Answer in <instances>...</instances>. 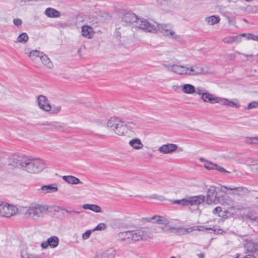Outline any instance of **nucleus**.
<instances>
[{
    "label": "nucleus",
    "mask_w": 258,
    "mask_h": 258,
    "mask_svg": "<svg viewBox=\"0 0 258 258\" xmlns=\"http://www.w3.org/2000/svg\"><path fill=\"white\" fill-rule=\"evenodd\" d=\"M26 159V157H23L18 155H13L10 158V164L23 170Z\"/></svg>",
    "instance_id": "obj_10"
},
{
    "label": "nucleus",
    "mask_w": 258,
    "mask_h": 258,
    "mask_svg": "<svg viewBox=\"0 0 258 258\" xmlns=\"http://www.w3.org/2000/svg\"><path fill=\"white\" fill-rule=\"evenodd\" d=\"M172 203L174 204H178L182 206H185V198L180 200H174L172 201Z\"/></svg>",
    "instance_id": "obj_46"
},
{
    "label": "nucleus",
    "mask_w": 258,
    "mask_h": 258,
    "mask_svg": "<svg viewBox=\"0 0 258 258\" xmlns=\"http://www.w3.org/2000/svg\"><path fill=\"white\" fill-rule=\"evenodd\" d=\"M193 66L197 76L204 74L206 72L205 69L200 64H194Z\"/></svg>",
    "instance_id": "obj_33"
},
{
    "label": "nucleus",
    "mask_w": 258,
    "mask_h": 258,
    "mask_svg": "<svg viewBox=\"0 0 258 258\" xmlns=\"http://www.w3.org/2000/svg\"><path fill=\"white\" fill-rule=\"evenodd\" d=\"M28 40V35L26 33H22L18 36L16 42L25 43Z\"/></svg>",
    "instance_id": "obj_36"
},
{
    "label": "nucleus",
    "mask_w": 258,
    "mask_h": 258,
    "mask_svg": "<svg viewBox=\"0 0 258 258\" xmlns=\"http://www.w3.org/2000/svg\"><path fill=\"white\" fill-rule=\"evenodd\" d=\"M61 210H63V211H66L67 213H77V214L79 213L78 212H76L75 211H69L68 210H67V209H61Z\"/></svg>",
    "instance_id": "obj_62"
},
{
    "label": "nucleus",
    "mask_w": 258,
    "mask_h": 258,
    "mask_svg": "<svg viewBox=\"0 0 258 258\" xmlns=\"http://www.w3.org/2000/svg\"><path fill=\"white\" fill-rule=\"evenodd\" d=\"M239 38V36H228L224 38L223 41L226 43H231L235 41L238 42Z\"/></svg>",
    "instance_id": "obj_38"
},
{
    "label": "nucleus",
    "mask_w": 258,
    "mask_h": 258,
    "mask_svg": "<svg viewBox=\"0 0 258 258\" xmlns=\"http://www.w3.org/2000/svg\"><path fill=\"white\" fill-rule=\"evenodd\" d=\"M130 231H126L118 233L116 235V238L118 240L120 241H123L127 243H130Z\"/></svg>",
    "instance_id": "obj_19"
},
{
    "label": "nucleus",
    "mask_w": 258,
    "mask_h": 258,
    "mask_svg": "<svg viewBox=\"0 0 258 258\" xmlns=\"http://www.w3.org/2000/svg\"><path fill=\"white\" fill-rule=\"evenodd\" d=\"M214 232L216 233L217 234H222L223 233H224V231L222 229H221L215 228L214 230Z\"/></svg>",
    "instance_id": "obj_60"
},
{
    "label": "nucleus",
    "mask_w": 258,
    "mask_h": 258,
    "mask_svg": "<svg viewBox=\"0 0 258 258\" xmlns=\"http://www.w3.org/2000/svg\"><path fill=\"white\" fill-rule=\"evenodd\" d=\"M18 212V208L8 203H3L0 205V216L9 218L16 215Z\"/></svg>",
    "instance_id": "obj_7"
},
{
    "label": "nucleus",
    "mask_w": 258,
    "mask_h": 258,
    "mask_svg": "<svg viewBox=\"0 0 258 258\" xmlns=\"http://www.w3.org/2000/svg\"><path fill=\"white\" fill-rule=\"evenodd\" d=\"M216 97L212 94L206 92L201 96V99L205 102H209L214 104L215 102Z\"/></svg>",
    "instance_id": "obj_31"
},
{
    "label": "nucleus",
    "mask_w": 258,
    "mask_h": 258,
    "mask_svg": "<svg viewBox=\"0 0 258 258\" xmlns=\"http://www.w3.org/2000/svg\"><path fill=\"white\" fill-rule=\"evenodd\" d=\"M122 20L126 23L132 24L137 28L144 31H153L155 27L150 24V22L144 19H141L133 13L128 12L123 15Z\"/></svg>",
    "instance_id": "obj_1"
},
{
    "label": "nucleus",
    "mask_w": 258,
    "mask_h": 258,
    "mask_svg": "<svg viewBox=\"0 0 258 258\" xmlns=\"http://www.w3.org/2000/svg\"><path fill=\"white\" fill-rule=\"evenodd\" d=\"M200 160V161L205 162L204 166L205 168L208 170L215 169V166H216V164H214L211 162L206 160L204 158H201Z\"/></svg>",
    "instance_id": "obj_34"
},
{
    "label": "nucleus",
    "mask_w": 258,
    "mask_h": 258,
    "mask_svg": "<svg viewBox=\"0 0 258 258\" xmlns=\"http://www.w3.org/2000/svg\"><path fill=\"white\" fill-rule=\"evenodd\" d=\"M243 258H256V256L255 255L252 254H248L246 256H244Z\"/></svg>",
    "instance_id": "obj_61"
},
{
    "label": "nucleus",
    "mask_w": 258,
    "mask_h": 258,
    "mask_svg": "<svg viewBox=\"0 0 258 258\" xmlns=\"http://www.w3.org/2000/svg\"><path fill=\"white\" fill-rule=\"evenodd\" d=\"M150 24L155 27V30L153 31H146L147 32L156 33L158 31L162 33L165 36L169 38L177 39L178 36L175 34L173 30L172 25L170 24H158L155 22H150Z\"/></svg>",
    "instance_id": "obj_6"
},
{
    "label": "nucleus",
    "mask_w": 258,
    "mask_h": 258,
    "mask_svg": "<svg viewBox=\"0 0 258 258\" xmlns=\"http://www.w3.org/2000/svg\"><path fill=\"white\" fill-rule=\"evenodd\" d=\"M194 227H195V231L196 230H198V231H204V230H210V229H212V228H205L203 226H194Z\"/></svg>",
    "instance_id": "obj_58"
},
{
    "label": "nucleus",
    "mask_w": 258,
    "mask_h": 258,
    "mask_svg": "<svg viewBox=\"0 0 258 258\" xmlns=\"http://www.w3.org/2000/svg\"><path fill=\"white\" fill-rule=\"evenodd\" d=\"M177 149V146L174 144H164L158 148V151L162 154H168L174 152Z\"/></svg>",
    "instance_id": "obj_15"
},
{
    "label": "nucleus",
    "mask_w": 258,
    "mask_h": 258,
    "mask_svg": "<svg viewBox=\"0 0 258 258\" xmlns=\"http://www.w3.org/2000/svg\"><path fill=\"white\" fill-rule=\"evenodd\" d=\"M247 40H253L254 41H258V35H254L251 34H248L246 37Z\"/></svg>",
    "instance_id": "obj_51"
},
{
    "label": "nucleus",
    "mask_w": 258,
    "mask_h": 258,
    "mask_svg": "<svg viewBox=\"0 0 258 258\" xmlns=\"http://www.w3.org/2000/svg\"><path fill=\"white\" fill-rule=\"evenodd\" d=\"M215 169L221 173H229V171L226 170L223 167L220 166L216 164V166H215Z\"/></svg>",
    "instance_id": "obj_49"
},
{
    "label": "nucleus",
    "mask_w": 258,
    "mask_h": 258,
    "mask_svg": "<svg viewBox=\"0 0 258 258\" xmlns=\"http://www.w3.org/2000/svg\"><path fill=\"white\" fill-rule=\"evenodd\" d=\"M223 206L227 207V210L232 211L235 212L240 211L244 209V206L238 205L237 203L233 202L230 199L226 198V203Z\"/></svg>",
    "instance_id": "obj_13"
},
{
    "label": "nucleus",
    "mask_w": 258,
    "mask_h": 258,
    "mask_svg": "<svg viewBox=\"0 0 258 258\" xmlns=\"http://www.w3.org/2000/svg\"><path fill=\"white\" fill-rule=\"evenodd\" d=\"M142 220L157 224H166L169 223V220L167 219L163 216L158 215H155L151 217L143 218Z\"/></svg>",
    "instance_id": "obj_12"
},
{
    "label": "nucleus",
    "mask_w": 258,
    "mask_h": 258,
    "mask_svg": "<svg viewBox=\"0 0 258 258\" xmlns=\"http://www.w3.org/2000/svg\"><path fill=\"white\" fill-rule=\"evenodd\" d=\"M245 142L249 144H258V137L247 138Z\"/></svg>",
    "instance_id": "obj_45"
},
{
    "label": "nucleus",
    "mask_w": 258,
    "mask_h": 258,
    "mask_svg": "<svg viewBox=\"0 0 258 258\" xmlns=\"http://www.w3.org/2000/svg\"><path fill=\"white\" fill-rule=\"evenodd\" d=\"M129 145L135 150H139L143 148V145L141 141L138 138L131 140L129 142Z\"/></svg>",
    "instance_id": "obj_23"
},
{
    "label": "nucleus",
    "mask_w": 258,
    "mask_h": 258,
    "mask_svg": "<svg viewBox=\"0 0 258 258\" xmlns=\"http://www.w3.org/2000/svg\"><path fill=\"white\" fill-rule=\"evenodd\" d=\"M246 217L251 221H255L257 218V215L256 212L251 210L247 213Z\"/></svg>",
    "instance_id": "obj_39"
},
{
    "label": "nucleus",
    "mask_w": 258,
    "mask_h": 258,
    "mask_svg": "<svg viewBox=\"0 0 258 258\" xmlns=\"http://www.w3.org/2000/svg\"><path fill=\"white\" fill-rule=\"evenodd\" d=\"M225 194L218 193L214 186H210L208 189L206 203L208 205L220 204L222 205L226 203Z\"/></svg>",
    "instance_id": "obj_5"
},
{
    "label": "nucleus",
    "mask_w": 258,
    "mask_h": 258,
    "mask_svg": "<svg viewBox=\"0 0 258 258\" xmlns=\"http://www.w3.org/2000/svg\"><path fill=\"white\" fill-rule=\"evenodd\" d=\"M198 94H199V95H201V96H202L203 95V94L206 93L205 92V90L204 89H203L202 88H197V89H196V92Z\"/></svg>",
    "instance_id": "obj_55"
},
{
    "label": "nucleus",
    "mask_w": 258,
    "mask_h": 258,
    "mask_svg": "<svg viewBox=\"0 0 258 258\" xmlns=\"http://www.w3.org/2000/svg\"><path fill=\"white\" fill-rule=\"evenodd\" d=\"M181 88V86H177V85H174L172 87L173 89L174 90H177L178 89Z\"/></svg>",
    "instance_id": "obj_64"
},
{
    "label": "nucleus",
    "mask_w": 258,
    "mask_h": 258,
    "mask_svg": "<svg viewBox=\"0 0 258 258\" xmlns=\"http://www.w3.org/2000/svg\"><path fill=\"white\" fill-rule=\"evenodd\" d=\"M115 255V252L114 250L110 249L97 255V258H114Z\"/></svg>",
    "instance_id": "obj_26"
},
{
    "label": "nucleus",
    "mask_w": 258,
    "mask_h": 258,
    "mask_svg": "<svg viewBox=\"0 0 258 258\" xmlns=\"http://www.w3.org/2000/svg\"><path fill=\"white\" fill-rule=\"evenodd\" d=\"M186 72L187 76H197L196 73L195 72V69L193 65H191L189 66H186Z\"/></svg>",
    "instance_id": "obj_42"
},
{
    "label": "nucleus",
    "mask_w": 258,
    "mask_h": 258,
    "mask_svg": "<svg viewBox=\"0 0 258 258\" xmlns=\"http://www.w3.org/2000/svg\"><path fill=\"white\" fill-rule=\"evenodd\" d=\"M37 102L39 107L42 110L47 112L51 110V106L45 96L42 95H39L37 97Z\"/></svg>",
    "instance_id": "obj_14"
},
{
    "label": "nucleus",
    "mask_w": 258,
    "mask_h": 258,
    "mask_svg": "<svg viewBox=\"0 0 258 258\" xmlns=\"http://www.w3.org/2000/svg\"><path fill=\"white\" fill-rule=\"evenodd\" d=\"M225 189H229L230 190L233 191V194L235 195H241L244 194H245L247 192V189L246 187H235L234 186H222L221 187V191L222 192H225L226 191Z\"/></svg>",
    "instance_id": "obj_16"
},
{
    "label": "nucleus",
    "mask_w": 258,
    "mask_h": 258,
    "mask_svg": "<svg viewBox=\"0 0 258 258\" xmlns=\"http://www.w3.org/2000/svg\"><path fill=\"white\" fill-rule=\"evenodd\" d=\"M62 179L67 183L71 184H82L80 179L73 175H65L62 177Z\"/></svg>",
    "instance_id": "obj_22"
},
{
    "label": "nucleus",
    "mask_w": 258,
    "mask_h": 258,
    "mask_svg": "<svg viewBox=\"0 0 258 258\" xmlns=\"http://www.w3.org/2000/svg\"><path fill=\"white\" fill-rule=\"evenodd\" d=\"M40 59L42 63L48 69H52L53 67L52 62L45 54L43 53L41 55Z\"/></svg>",
    "instance_id": "obj_25"
},
{
    "label": "nucleus",
    "mask_w": 258,
    "mask_h": 258,
    "mask_svg": "<svg viewBox=\"0 0 258 258\" xmlns=\"http://www.w3.org/2000/svg\"><path fill=\"white\" fill-rule=\"evenodd\" d=\"M195 227H194V226L187 227V228H184V234L189 233L193 231H195Z\"/></svg>",
    "instance_id": "obj_56"
},
{
    "label": "nucleus",
    "mask_w": 258,
    "mask_h": 258,
    "mask_svg": "<svg viewBox=\"0 0 258 258\" xmlns=\"http://www.w3.org/2000/svg\"><path fill=\"white\" fill-rule=\"evenodd\" d=\"M53 210L55 212H58L60 209V208L58 206H54L53 207Z\"/></svg>",
    "instance_id": "obj_63"
},
{
    "label": "nucleus",
    "mask_w": 258,
    "mask_h": 258,
    "mask_svg": "<svg viewBox=\"0 0 258 258\" xmlns=\"http://www.w3.org/2000/svg\"><path fill=\"white\" fill-rule=\"evenodd\" d=\"M181 90L185 94H193L196 92L195 87L189 84H186L181 86Z\"/></svg>",
    "instance_id": "obj_29"
},
{
    "label": "nucleus",
    "mask_w": 258,
    "mask_h": 258,
    "mask_svg": "<svg viewBox=\"0 0 258 258\" xmlns=\"http://www.w3.org/2000/svg\"><path fill=\"white\" fill-rule=\"evenodd\" d=\"M43 52H41L37 50H34L29 52V56L32 60H34L37 57L40 58L41 55L43 54Z\"/></svg>",
    "instance_id": "obj_35"
},
{
    "label": "nucleus",
    "mask_w": 258,
    "mask_h": 258,
    "mask_svg": "<svg viewBox=\"0 0 258 258\" xmlns=\"http://www.w3.org/2000/svg\"><path fill=\"white\" fill-rule=\"evenodd\" d=\"M150 198L152 199H155L159 200L161 201H164L165 200L164 197H163L162 196H158L156 194L153 195L150 197Z\"/></svg>",
    "instance_id": "obj_54"
},
{
    "label": "nucleus",
    "mask_w": 258,
    "mask_h": 258,
    "mask_svg": "<svg viewBox=\"0 0 258 258\" xmlns=\"http://www.w3.org/2000/svg\"><path fill=\"white\" fill-rule=\"evenodd\" d=\"M21 258H42L41 255L31 253L27 250H23L21 254Z\"/></svg>",
    "instance_id": "obj_32"
},
{
    "label": "nucleus",
    "mask_w": 258,
    "mask_h": 258,
    "mask_svg": "<svg viewBox=\"0 0 258 258\" xmlns=\"http://www.w3.org/2000/svg\"><path fill=\"white\" fill-rule=\"evenodd\" d=\"M254 160H252L251 162H249L247 161L246 162L245 164L250 167L251 170L253 172H257L258 170V164L255 163Z\"/></svg>",
    "instance_id": "obj_37"
},
{
    "label": "nucleus",
    "mask_w": 258,
    "mask_h": 258,
    "mask_svg": "<svg viewBox=\"0 0 258 258\" xmlns=\"http://www.w3.org/2000/svg\"><path fill=\"white\" fill-rule=\"evenodd\" d=\"M82 208L85 210H90L96 213L101 212V208L97 205L86 204L82 206Z\"/></svg>",
    "instance_id": "obj_28"
},
{
    "label": "nucleus",
    "mask_w": 258,
    "mask_h": 258,
    "mask_svg": "<svg viewBox=\"0 0 258 258\" xmlns=\"http://www.w3.org/2000/svg\"><path fill=\"white\" fill-rule=\"evenodd\" d=\"M258 106V101H253L250 103H249L247 107V109H251L252 108H255Z\"/></svg>",
    "instance_id": "obj_47"
},
{
    "label": "nucleus",
    "mask_w": 258,
    "mask_h": 258,
    "mask_svg": "<svg viewBox=\"0 0 258 258\" xmlns=\"http://www.w3.org/2000/svg\"><path fill=\"white\" fill-rule=\"evenodd\" d=\"M135 124L133 122H127L116 117H111L107 122V127L116 134L122 136L127 132V129L132 128Z\"/></svg>",
    "instance_id": "obj_2"
},
{
    "label": "nucleus",
    "mask_w": 258,
    "mask_h": 258,
    "mask_svg": "<svg viewBox=\"0 0 258 258\" xmlns=\"http://www.w3.org/2000/svg\"><path fill=\"white\" fill-rule=\"evenodd\" d=\"M48 210V207L46 205L34 203L26 207L23 210L22 212L26 218L37 220L42 218Z\"/></svg>",
    "instance_id": "obj_3"
},
{
    "label": "nucleus",
    "mask_w": 258,
    "mask_h": 258,
    "mask_svg": "<svg viewBox=\"0 0 258 258\" xmlns=\"http://www.w3.org/2000/svg\"><path fill=\"white\" fill-rule=\"evenodd\" d=\"M61 110V107L60 106H54L52 109H51V113L57 114Z\"/></svg>",
    "instance_id": "obj_53"
},
{
    "label": "nucleus",
    "mask_w": 258,
    "mask_h": 258,
    "mask_svg": "<svg viewBox=\"0 0 258 258\" xmlns=\"http://www.w3.org/2000/svg\"><path fill=\"white\" fill-rule=\"evenodd\" d=\"M13 23L15 26L19 27L22 25V21L21 19L15 18L13 19Z\"/></svg>",
    "instance_id": "obj_52"
},
{
    "label": "nucleus",
    "mask_w": 258,
    "mask_h": 258,
    "mask_svg": "<svg viewBox=\"0 0 258 258\" xmlns=\"http://www.w3.org/2000/svg\"><path fill=\"white\" fill-rule=\"evenodd\" d=\"M43 125H46L48 127H47V129L49 130H53V129H56L57 130H61V128H62V125L58 122H48L46 121L43 124H42Z\"/></svg>",
    "instance_id": "obj_27"
},
{
    "label": "nucleus",
    "mask_w": 258,
    "mask_h": 258,
    "mask_svg": "<svg viewBox=\"0 0 258 258\" xmlns=\"http://www.w3.org/2000/svg\"><path fill=\"white\" fill-rule=\"evenodd\" d=\"M222 211V208L221 207H216L215 209H214L213 211V213L214 214H217L219 212H220Z\"/></svg>",
    "instance_id": "obj_59"
},
{
    "label": "nucleus",
    "mask_w": 258,
    "mask_h": 258,
    "mask_svg": "<svg viewBox=\"0 0 258 258\" xmlns=\"http://www.w3.org/2000/svg\"><path fill=\"white\" fill-rule=\"evenodd\" d=\"M205 21L209 25H214L219 23L220 18L217 15H212L205 18Z\"/></svg>",
    "instance_id": "obj_24"
},
{
    "label": "nucleus",
    "mask_w": 258,
    "mask_h": 258,
    "mask_svg": "<svg viewBox=\"0 0 258 258\" xmlns=\"http://www.w3.org/2000/svg\"><path fill=\"white\" fill-rule=\"evenodd\" d=\"M227 101V99L221 97H216L215 103H219L222 105H226Z\"/></svg>",
    "instance_id": "obj_44"
},
{
    "label": "nucleus",
    "mask_w": 258,
    "mask_h": 258,
    "mask_svg": "<svg viewBox=\"0 0 258 258\" xmlns=\"http://www.w3.org/2000/svg\"><path fill=\"white\" fill-rule=\"evenodd\" d=\"M59 243V239L56 236H52L48 238L46 241L41 243V246L43 249H46L48 246L54 248L57 246Z\"/></svg>",
    "instance_id": "obj_11"
},
{
    "label": "nucleus",
    "mask_w": 258,
    "mask_h": 258,
    "mask_svg": "<svg viewBox=\"0 0 258 258\" xmlns=\"http://www.w3.org/2000/svg\"><path fill=\"white\" fill-rule=\"evenodd\" d=\"M46 165L42 160L27 158L23 170L30 173H38L46 168Z\"/></svg>",
    "instance_id": "obj_4"
},
{
    "label": "nucleus",
    "mask_w": 258,
    "mask_h": 258,
    "mask_svg": "<svg viewBox=\"0 0 258 258\" xmlns=\"http://www.w3.org/2000/svg\"><path fill=\"white\" fill-rule=\"evenodd\" d=\"M168 223H167L166 224H163L164 226L161 227L162 231L166 232H173V230H175V228L173 227L172 226H170V225H168Z\"/></svg>",
    "instance_id": "obj_41"
},
{
    "label": "nucleus",
    "mask_w": 258,
    "mask_h": 258,
    "mask_svg": "<svg viewBox=\"0 0 258 258\" xmlns=\"http://www.w3.org/2000/svg\"><path fill=\"white\" fill-rule=\"evenodd\" d=\"M175 65V64L171 65L169 64H164V66L166 67L168 71H171L172 72H174Z\"/></svg>",
    "instance_id": "obj_57"
},
{
    "label": "nucleus",
    "mask_w": 258,
    "mask_h": 258,
    "mask_svg": "<svg viewBox=\"0 0 258 258\" xmlns=\"http://www.w3.org/2000/svg\"><path fill=\"white\" fill-rule=\"evenodd\" d=\"M205 201V196L198 195L195 196H189L185 198V206L187 207H198L202 204Z\"/></svg>",
    "instance_id": "obj_9"
},
{
    "label": "nucleus",
    "mask_w": 258,
    "mask_h": 258,
    "mask_svg": "<svg viewBox=\"0 0 258 258\" xmlns=\"http://www.w3.org/2000/svg\"><path fill=\"white\" fill-rule=\"evenodd\" d=\"M38 190L40 192L45 194L55 192L57 191L58 188L56 184H49L42 186Z\"/></svg>",
    "instance_id": "obj_17"
},
{
    "label": "nucleus",
    "mask_w": 258,
    "mask_h": 258,
    "mask_svg": "<svg viewBox=\"0 0 258 258\" xmlns=\"http://www.w3.org/2000/svg\"><path fill=\"white\" fill-rule=\"evenodd\" d=\"M131 243L140 240H146L150 238L149 233L143 229L130 231Z\"/></svg>",
    "instance_id": "obj_8"
},
{
    "label": "nucleus",
    "mask_w": 258,
    "mask_h": 258,
    "mask_svg": "<svg viewBox=\"0 0 258 258\" xmlns=\"http://www.w3.org/2000/svg\"><path fill=\"white\" fill-rule=\"evenodd\" d=\"M44 14L51 18H58L60 16V13L58 11L51 8H47L45 10Z\"/></svg>",
    "instance_id": "obj_21"
},
{
    "label": "nucleus",
    "mask_w": 258,
    "mask_h": 258,
    "mask_svg": "<svg viewBox=\"0 0 258 258\" xmlns=\"http://www.w3.org/2000/svg\"><path fill=\"white\" fill-rule=\"evenodd\" d=\"M236 102H234L232 100H230L227 99L226 106L231 107H235L237 108H239L240 104L238 103L237 100H235Z\"/></svg>",
    "instance_id": "obj_40"
},
{
    "label": "nucleus",
    "mask_w": 258,
    "mask_h": 258,
    "mask_svg": "<svg viewBox=\"0 0 258 258\" xmlns=\"http://www.w3.org/2000/svg\"><path fill=\"white\" fill-rule=\"evenodd\" d=\"M184 227H178V228H175V231L174 232L175 233L180 234V235H184Z\"/></svg>",
    "instance_id": "obj_50"
},
{
    "label": "nucleus",
    "mask_w": 258,
    "mask_h": 258,
    "mask_svg": "<svg viewBox=\"0 0 258 258\" xmlns=\"http://www.w3.org/2000/svg\"><path fill=\"white\" fill-rule=\"evenodd\" d=\"M244 247L248 252H258V245L257 243H254L251 240L246 241L244 244Z\"/></svg>",
    "instance_id": "obj_18"
},
{
    "label": "nucleus",
    "mask_w": 258,
    "mask_h": 258,
    "mask_svg": "<svg viewBox=\"0 0 258 258\" xmlns=\"http://www.w3.org/2000/svg\"><path fill=\"white\" fill-rule=\"evenodd\" d=\"M81 33L83 36L87 38H92L94 34L93 28L88 25L82 26Z\"/></svg>",
    "instance_id": "obj_20"
},
{
    "label": "nucleus",
    "mask_w": 258,
    "mask_h": 258,
    "mask_svg": "<svg viewBox=\"0 0 258 258\" xmlns=\"http://www.w3.org/2000/svg\"><path fill=\"white\" fill-rule=\"evenodd\" d=\"M93 232L92 230H88L82 234V238L84 240L87 239L90 236V235Z\"/></svg>",
    "instance_id": "obj_48"
},
{
    "label": "nucleus",
    "mask_w": 258,
    "mask_h": 258,
    "mask_svg": "<svg viewBox=\"0 0 258 258\" xmlns=\"http://www.w3.org/2000/svg\"><path fill=\"white\" fill-rule=\"evenodd\" d=\"M106 225L103 223L98 224L93 229V231L104 230L106 228Z\"/></svg>",
    "instance_id": "obj_43"
},
{
    "label": "nucleus",
    "mask_w": 258,
    "mask_h": 258,
    "mask_svg": "<svg viewBox=\"0 0 258 258\" xmlns=\"http://www.w3.org/2000/svg\"><path fill=\"white\" fill-rule=\"evenodd\" d=\"M173 73L180 75H186V66L175 64Z\"/></svg>",
    "instance_id": "obj_30"
}]
</instances>
